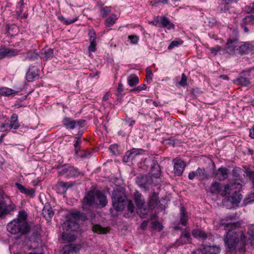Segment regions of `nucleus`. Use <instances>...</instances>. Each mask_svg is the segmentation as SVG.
<instances>
[{
    "label": "nucleus",
    "mask_w": 254,
    "mask_h": 254,
    "mask_svg": "<svg viewBox=\"0 0 254 254\" xmlns=\"http://www.w3.org/2000/svg\"><path fill=\"white\" fill-rule=\"evenodd\" d=\"M113 206L117 211L126 209V217L129 218L135 214V206L132 200H127L125 193L119 190H114L112 194Z\"/></svg>",
    "instance_id": "1"
},
{
    "label": "nucleus",
    "mask_w": 254,
    "mask_h": 254,
    "mask_svg": "<svg viewBox=\"0 0 254 254\" xmlns=\"http://www.w3.org/2000/svg\"><path fill=\"white\" fill-rule=\"evenodd\" d=\"M108 201L104 193L99 190H90L87 192L82 200L83 209L89 210L91 208H103Z\"/></svg>",
    "instance_id": "2"
},
{
    "label": "nucleus",
    "mask_w": 254,
    "mask_h": 254,
    "mask_svg": "<svg viewBox=\"0 0 254 254\" xmlns=\"http://www.w3.org/2000/svg\"><path fill=\"white\" fill-rule=\"evenodd\" d=\"M235 216H228L222 219L221 224L224 226L226 231L225 238H246L242 231L239 229L240 224L238 222L232 223L230 221L234 219Z\"/></svg>",
    "instance_id": "3"
},
{
    "label": "nucleus",
    "mask_w": 254,
    "mask_h": 254,
    "mask_svg": "<svg viewBox=\"0 0 254 254\" xmlns=\"http://www.w3.org/2000/svg\"><path fill=\"white\" fill-rule=\"evenodd\" d=\"M246 239H224L226 254H244Z\"/></svg>",
    "instance_id": "4"
},
{
    "label": "nucleus",
    "mask_w": 254,
    "mask_h": 254,
    "mask_svg": "<svg viewBox=\"0 0 254 254\" xmlns=\"http://www.w3.org/2000/svg\"><path fill=\"white\" fill-rule=\"evenodd\" d=\"M6 228L8 232L17 236L15 238L27 235L29 231L28 223L20 222L18 219H13L9 222Z\"/></svg>",
    "instance_id": "5"
},
{
    "label": "nucleus",
    "mask_w": 254,
    "mask_h": 254,
    "mask_svg": "<svg viewBox=\"0 0 254 254\" xmlns=\"http://www.w3.org/2000/svg\"><path fill=\"white\" fill-rule=\"evenodd\" d=\"M15 210L16 206L9 196L0 190V217L10 214Z\"/></svg>",
    "instance_id": "6"
},
{
    "label": "nucleus",
    "mask_w": 254,
    "mask_h": 254,
    "mask_svg": "<svg viewBox=\"0 0 254 254\" xmlns=\"http://www.w3.org/2000/svg\"><path fill=\"white\" fill-rule=\"evenodd\" d=\"M71 240L72 241H69L68 245L63 247L62 254H78L80 250L86 249L88 247V243L84 240L80 239L78 243L74 242L73 240L76 239Z\"/></svg>",
    "instance_id": "7"
},
{
    "label": "nucleus",
    "mask_w": 254,
    "mask_h": 254,
    "mask_svg": "<svg viewBox=\"0 0 254 254\" xmlns=\"http://www.w3.org/2000/svg\"><path fill=\"white\" fill-rule=\"evenodd\" d=\"M242 187V184L239 183H234L230 185L231 190L227 193L229 195L227 196V200L233 206H237L242 198L243 195L240 192Z\"/></svg>",
    "instance_id": "8"
},
{
    "label": "nucleus",
    "mask_w": 254,
    "mask_h": 254,
    "mask_svg": "<svg viewBox=\"0 0 254 254\" xmlns=\"http://www.w3.org/2000/svg\"><path fill=\"white\" fill-rule=\"evenodd\" d=\"M64 232L62 238H64L65 235L67 236L66 238H76L77 236L75 232L79 229V225L78 222L72 219L67 220L62 225Z\"/></svg>",
    "instance_id": "9"
},
{
    "label": "nucleus",
    "mask_w": 254,
    "mask_h": 254,
    "mask_svg": "<svg viewBox=\"0 0 254 254\" xmlns=\"http://www.w3.org/2000/svg\"><path fill=\"white\" fill-rule=\"evenodd\" d=\"M144 153L145 151L142 149L132 148L126 152L123 157V161L125 163L131 162L133 164L135 163L137 160L141 159V156Z\"/></svg>",
    "instance_id": "10"
},
{
    "label": "nucleus",
    "mask_w": 254,
    "mask_h": 254,
    "mask_svg": "<svg viewBox=\"0 0 254 254\" xmlns=\"http://www.w3.org/2000/svg\"><path fill=\"white\" fill-rule=\"evenodd\" d=\"M230 185H223L219 182L214 181L212 183L209 187V191L212 194H219L222 196H225L227 195L229 190H231Z\"/></svg>",
    "instance_id": "11"
},
{
    "label": "nucleus",
    "mask_w": 254,
    "mask_h": 254,
    "mask_svg": "<svg viewBox=\"0 0 254 254\" xmlns=\"http://www.w3.org/2000/svg\"><path fill=\"white\" fill-rule=\"evenodd\" d=\"M135 182L140 189L146 191L151 187L153 180L150 176L139 174L135 177Z\"/></svg>",
    "instance_id": "12"
},
{
    "label": "nucleus",
    "mask_w": 254,
    "mask_h": 254,
    "mask_svg": "<svg viewBox=\"0 0 254 254\" xmlns=\"http://www.w3.org/2000/svg\"><path fill=\"white\" fill-rule=\"evenodd\" d=\"M23 61L35 62L40 59V55L36 50L23 53L20 56Z\"/></svg>",
    "instance_id": "13"
},
{
    "label": "nucleus",
    "mask_w": 254,
    "mask_h": 254,
    "mask_svg": "<svg viewBox=\"0 0 254 254\" xmlns=\"http://www.w3.org/2000/svg\"><path fill=\"white\" fill-rule=\"evenodd\" d=\"M173 164L174 174L178 176H181L186 167L185 162L181 159H174Z\"/></svg>",
    "instance_id": "14"
},
{
    "label": "nucleus",
    "mask_w": 254,
    "mask_h": 254,
    "mask_svg": "<svg viewBox=\"0 0 254 254\" xmlns=\"http://www.w3.org/2000/svg\"><path fill=\"white\" fill-rule=\"evenodd\" d=\"M141 160L142 161L143 159L141 158ZM155 159L147 158L143 159V161L137 163V164L139 168L145 171H148L149 173L153 165H154V163H155Z\"/></svg>",
    "instance_id": "15"
},
{
    "label": "nucleus",
    "mask_w": 254,
    "mask_h": 254,
    "mask_svg": "<svg viewBox=\"0 0 254 254\" xmlns=\"http://www.w3.org/2000/svg\"><path fill=\"white\" fill-rule=\"evenodd\" d=\"M229 170L227 168L221 167L215 172H213L212 177L219 181H223L228 177Z\"/></svg>",
    "instance_id": "16"
},
{
    "label": "nucleus",
    "mask_w": 254,
    "mask_h": 254,
    "mask_svg": "<svg viewBox=\"0 0 254 254\" xmlns=\"http://www.w3.org/2000/svg\"><path fill=\"white\" fill-rule=\"evenodd\" d=\"M28 233L31 234V237L29 238H40L44 237V233L39 224L35 225L32 227L29 226Z\"/></svg>",
    "instance_id": "17"
},
{
    "label": "nucleus",
    "mask_w": 254,
    "mask_h": 254,
    "mask_svg": "<svg viewBox=\"0 0 254 254\" xmlns=\"http://www.w3.org/2000/svg\"><path fill=\"white\" fill-rule=\"evenodd\" d=\"M238 0H222L217 7L218 12H226L234 3H236Z\"/></svg>",
    "instance_id": "18"
},
{
    "label": "nucleus",
    "mask_w": 254,
    "mask_h": 254,
    "mask_svg": "<svg viewBox=\"0 0 254 254\" xmlns=\"http://www.w3.org/2000/svg\"><path fill=\"white\" fill-rule=\"evenodd\" d=\"M234 84L242 86H247L251 84L250 79L249 77L245 76V72H242L233 80Z\"/></svg>",
    "instance_id": "19"
},
{
    "label": "nucleus",
    "mask_w": 254,
    "mask_h": 254,
    "mask_svg": "<svg viewBox=\"0 0 254 254\" xmlns=\"http://www.w3.org/2000/svg\"><path fill=\"white\" fill-rule=\"evenodd\" d=\"M252 47H254V41L253 42L252 45L247 42L241 43L240 45H238L237 52L241 55L248 54L252 50Z\"/></svg>",
    "instance_id": "20"
},
{
    "label": "nucleus",
    "mask_w": 254,
    "mask_h": 254,
    "mask_svg": "<svg viewBox=\"0 0 254 254\" xmlns=\"http://www.w3.org/2000/svg\"><path fill=\"white\" fill-rule=\"evenodd\" d=\"M43 216L47 221H50L54 214V212L49 202H47L44 205L42 210Z\"/></svg>",
    "instance_id": "21"
},
{
    "label": "nucleus",
    "mask_w": 254,
    "mask_h": 254,
    "mask_svg": "<svg viewBox=\"0 0 254 254\" xmlns=\"http://www.w3.org/2000/svg\"><path fill=\"white\" fill-rule=\"evenodd\" d=\"M38 75V70L35 66H30L26 74L28 82H32Z\"/></svg>",
    "instance_id": "22"
},
{
    "label": "nucleus",
    "mask_w": 254,
    "mask_h": 254,
    "mask_svg": "<svg viewBox=\"0 0 254 254\" xmlns=\"http://www.w3.org/2000/svg\"><path fill=\"white\" fill-rule=\"evenodd\" d=\"M15 185L21 193L29 195L31 197L34 196L35 191L34 189H27L18 183H16Z\"/></svg>",
    "instance_id": "23"
},
{
    "label": "nucleus",
    "mask_w": 254,
    "mask_h": 254,
    "mask_svg": "<svg viewBox=\"0 0 254 254\" xmlns=\"http://www.w3.org/2000/svg\"><path fill=\"white\" fill-rule=\"evenodd\" d=\"M196 177L200 181L207 180L211 177L204 168L198 167L196 170Z\"/></svg>",
    "instance_id": "24"
},
{
    "label": "nucleus",
    "mask_w": 254,
    "mask_h": 254,
    "mask_svg": "<svg viewBox=\"0 0 254 254\" xmlns=\"http://www.w3.org/2000/svg\"><path fill=\"white\" fill-rule=\"evenodd\" d=\"M10 124L8 123V121H6V123H8V131L11 129H17L19 128L20 125L18 122V116L16 114H13L10 118Z\"/></svg>",
    "instance_id": "25"
},
{
    "label": "nucleus",
    "mask_w": 254,
    "mask_h": 254,
    "mask_svg": "<svg viewBox=\"0 0 254 254\" xmlns=\"http://www.w3.org/2000/svg\"><path fill=\"white\" fill-rule=\"evenodd\" d=\"M238 45L237 43H233L227 41L225 47H223V54L228 53L229 54H234L237 52Z\"/></svg>",
    "instance_id": "26"
},
{
    "label": "nucleus",
    "mask_w": 254,
    "mask_h": 254,
    "mask_svg": "<svg viewBox=\"0 0 254 254\" xmlns=\"http://www.w3.org/2000/svg\"><path fill=\"white\" fill-rule=\"evenodd\" d=\"M221 251L219 246H205L203 248V254H217Z\"/></svg>",
    "instance_id": "27"
},
{
    "label": "nucleus",
    "mask_w": 254,
    "mask_h": 254,
    "mask_svg": "<svg viewBox=\"0 0 254 254\" xmlns=\"http://www.w3.org/2000/svg\"><path fill=\"white\" fill-rule=\"evenodd\" d=\"M161 28H167V29L170 30L174 29L175 25L171 22L169 19L165 16H161L160 19V26Z\"/></svg>",
    "instance_id": "28"
},
{
    "label": "nucleus",
    "mask_w": 254,
    "mask_h": 254,
    "mask_svg": "<svg viewBox=\"0 0 254 254\" xmlns=\"http://www.w3.org/2000/svg\"><path fill=\"white\" fill-rule=\"evenodd\" d=\"M179 217L180 218V221H178L180 223L182 226H186L188 224V212L184 206L181 207L180 208Z\"/></svg>",
    "instance_id": "29"
},
{
    "label": "nucleus",
    "mask_w": 254,
    "mask_h": 254,
    "mask_svg": "<svg viewBox=\"0 0 254 254\" xmlns=\"http://www.w3.org/2000/svg\"><path fill=\"white\" fill-rule=\"evenodd\" d=\"M62 122L63 126L66 129L72 130L75 128V120H73L71 118L65 117Z\"/></svg>",
    "instance_id": "30"
},
{
    "label": "nucleus",
    "mask_w": 254,
    "mask_h": 254,
    "mask_svg": "<svg viewBox=\"0 0 254 254\" xmlns=\"http://www.w3.org/2000/svg\"><path fill=\"white\" fill-rule=\"evenodd\" d=\"M134 200L137 208L146 205L143 196L139 191L134 193Z\"/></svg>",
    "instance_id": "31"
},
{
    "label": "nucleus",
    "mask_w": 254,
    "mask_h": 254,
    "mask_svg": "<svg viewBox=\"0 0 254 254\" xmlns=\"http://www.w3.org/2000/svg\"><path fill=\"white\" fill-rule=\"evenodd\" d=\"M155 163L153 165L152 167H151L149 173L154 178H159L161 175L160 167L157 160H155Z\"/></svg>",
    "instance_id": "32"
},
{
    "label": "nucleus",
    "mask_w": 254,
    "mask_h": 254,
    "mask_svg": "<svg viewBox=\"0 0 254 254\" xmlns=\"http://www.w3.org/2000/svg\"><path fill=\"white\" fill-rule=\"evenodd\" d=\"M54 56V50L50 48L47 50H43L40 56V59H43L44 61H47L48 60L51 59Z\"/></svg>",
    "instance_id": "33"
},
{
    "label": "nucleus",
    "mask_w": 254,
    "mask_h": 254,
    "mask_svg": "<svg viewBox=\"0 0 254 254\" xmlns=\"http://www.w3.org/2000/svg\"><path fill=\"white\" fill-rule=\"evenodd\" d=\"M229 43L230 42L233 43H238L239 41V33L236 29L231 30L229 38L227 39Z\"/></svg>",
    "instance_id": "34"
},
{
    "label": "nucleus",
    "mask_w": 254,
    "mask_h": 254,
    "mask_svg": "<svg viewBox=\"0 0 254 254\" xmlns=\"http://www.w3.org/2000/svg\"><path fill=\"white\" fill-rule=\"evenodd\" d=\"M149 210L147 207L146 205L136 208V213L142 218H146L148 214Z\"/></svg>",
    "instance_id": "35"
},
{
    "label": "nucleus",
    "mask_w": 254,
    "mask_h": 254,
    "mask_svg": "<svg viewBox=\"0 0 254 254\" xmlns=\"http://www.w3.org/2000/svg\"><path fill=\"white\" fill-rule=\"evenodd\" d=\"M70 219H72V220H75L76 222H78V220L84 221L86 218V216L79 211L72 212L70 213Z\"/></svg>",
    "instance_id": "36"
},
{
    "label": "nucleus",
    "mask_w": 254,
    "mask_h": 254,
    "mask_svg": "<svg viewBox=\"0 0 254 254\" xmlns=\"http://www.w3.org/2000/svg\"><path fill=\"white\" fill-rule=\"evenodd\" d=\"M118 17L115 14H112L106 17L104 24L106 27H111L116 23Z\"/></svg>",
    "instance_id": "37"
},
{
    "label": "nucleus",
    "mask_w": 254,
    "mask_h": 254,
    "mask_svg": "<svg viewBox=\"0 0 254 254\" xmlns=\"http://www.w3.org/2000/svg\"><path fill=\"white\" fill-rule=\"evenodd\" d=\"M80 174L79 170L78 168H75L73 166H69L68 173L66 178H76Z\"/></svg>",
    "instance_id": "38"
},
{
    "label": "nucleus",
    "mask_w": 254,
    "mask_h": 254,
    "mask_svg": "<svg viewBox=\"0 0 254 254\" xmlns=\"http://www.w3.org/2000/svg\"><path fill=\"white\" fill-rule=\"evenodd\" d=\"M192 236L196 238H207V234L200 228H196L192 231Z\"/></svg>",
    "instance_id": "39"
},
{
    "label": "nucleus",
    "mask_w": 254,
    "mask_h": 254,
    "mask_svg": "<svg viewBox=\"0 0 254 254\" xmlns=\"http://www.w3.org/2000/svg\"><path fill=\"white\" fill-rule=\"evenodd\" d=\"M139 78L135 74H131L127 79V82L129 86L133 87L139 83Z\"/></svg>",
    "instance_id": "40"
},
{
    "label": "nucleus",
    "mask_w": 254,
    "mask_h": 254,
    "mask_svg": "<svg viewBox=\"0 0 254 254\" xmlns=\"http://www.w3.org/2000/svg\"><path fill=\"white\" fill-rule=\"evenodd\" d=\"M3 53L5 57H12L18 54V51L16 49H10L8 48H2Z\"/></svg>",
    "instance_id": "41"
},
{
    "label": "nucleus",
    "mask_w": 254,
    "mask_h": 254,
    "mask_svg": "<svg viewBox=\"0 0 254 254\" xmlns=\"http://www.w3.org/2000/svg\"><path fill=\"white\" fill-rule=\"evenodd\" d=\"M17 92V91L7 87H2L0 89V94L2 96H8Z\"/></svg>",
    "instance_id": "42"
},
{
    "label": "nucleus",
    "mask_w": 254,
    "mask_h": 254,
    "mask_svg": "<svg viewBox=\"0 0 254 254\" xmlns=\"http://www.w3.org/2000/svg\"><path fill=\"white\" fill-rule=\"evenodd\" d=\"M241 23H243V25L245 24L248 26H251L254 24V15H249L246 16L243 19L242 22Z\"/></svg>",
    "instance_id": "43"
},
{
    "label": "nucleus",
    "mask_w": 254,
    "mask_h": 254,
    "mask_svg": "<svg viewBox=\"0 0 254 254\" xmlns=\"http://www.w3.org/2000/svg\"><path fill=\"white\" fill-rule=\"evenodd\" d=\"M92 230L94 233H96L97 234H106L107 231L106 230L102 227L101 225L98 224H94L92 222Z\"/></svg>",
    "instance_id": "44"
},
{
    "label": "nucleus",
    "mask_w": 254,
    "mask_h": 254,
    "mask_svg": "<svg viewBox=\"0 0 254 254\" xmlns=\"http://www.w3.org/2000/svg\"><path fill=\"white\" fill-rule=\"evenodd\" d=\"M15 219H18L19 221L23 223H28L27 214L26 212L24 210L19 211L17 217Z\"/></svg>",
    "instance_id": "45"
},
{
    "label": "nucleus",
    "mask_w": 254,
    "mask_h": 254,
    "mask_svg": "<svg viewBox=\"0 0 254 254\" xmlns=\"http://www.w3.org/2000/svg\"><path fill=\"white\" fill-rule=\"evenodd\" d=\"M112 7L111 6H105L101 8L100 15L102 17L105 18L108 17L111 12Z\"/></svg>",
    "instance_id": "46"
},
{
    "label": "nucleus",
    "mask_w": 254,
    "mask_h": 254,
    "mask_svg": "<svg viewBox=\"0 0 254 254\" xmlns=\"http://www.w3.org/2000/svg\"><path fill=\"white\" fill-rule=\"evenodd\" d=\"M69 165H65L58 168L59 174L61 176H65L66 178Z\"/></svg>",
    "instance_id": "47"
},
{
    "label": "nucleus",
    "mask_w": 254,
    "mask_h": 254,
    "mask_svg": "<svg viewBox=\"0 0 254 254\" xmlns=\"http://www.w3.org/2000/svg\"><path fill=\"white\" fill-rule=\"evenodd\" d=\"M191 239H177L176 241L174 243L172 244L171 246L169 247V248H171L173 247L174 248H177L178 246H179L181 245H183L184 244H186L187 243H190Z\"/></svg>",
    "instance_id": "48"
},
{
    "label": "nucleus",
    "mask_w": 254,
    "mask_h": 254,
    "mask_svg": "<svg viewBox=\"0 0 254 254\" xmlns=\"http://www.w3.org/2000/svg\"><path fill=\"white\" fill-rule=\"evenodd\" d=\"M58 19L63 23L66 25H69L77 20L78 18L75 17L74 19H66L63 15L58 16Z\"/></svg>",
    "instance_id": "49"
},
{
    "label": "nucleus",
    "mask_w": 254,
    "mask_h": 254,
    "mask_svg": "<svg viewBox=\"0 0 254 254\" xmlns=\"http://www.w3.org/2000/svg\"><path fill=\"white\" fill-rule=\"evenodd\" d=\"M254 202V192L251 193L248 195L243 201V205H247Z\"/></svg>",
    "instance_id": "50"
},
{
    "label": "nucleus",
    "mask_w": 254,
    "mask_h": 254,
    "mask_svg": "<svg viewBox=\"0 0 254 254\" xmlns=\"http://www.w3.org/2000/svg\"><path fill=\"white\" fill-rule=\"evenodd\" d=\"M181 224L178 221H175L172 223L173 225V233H176L178 231H180L181 233L184 230L181 226L180 225Z\"/></svg>",
    "instance_id": "51"
},
{
    "label": "nucleus",
    "mask_w": 254,
    "mask_h": 254,
    "mask_svg": "<svg viewBox=\"0 0 254 254\" xmlns=\"http://www.w3.org/2000/svg\"><path fill=\"white\" fill-rule=\"evenodd\" d=\"M8 123H6V120L4 121L3 119H0V131H8Z\"/></svg>",
    "instance_id": "52"
},
{
    "label": "nucleus",
    "mask_w": 254,
    "mask_h": 254,
    "mask_svg": "<svg viewBox=\"0 0 254 254\" xmlns=\"http://www.w3.org/2000/svg\"><path fill=\"white\" fill-rule=\"evenodd\" d=\"M211 53L214 55H216L218 52L220 54H223V49L222 47L217 46L215 47H212L210 49Z\"/></svg>",
    "instance_id": "53"
},
{
    "label": "nucleus",
    "mask_w": 254,
    "mask_h": 254,
    "mask_svg": "<svg viewBox=\"0 0 254 254\" xmlns=\"http://www.w3.org/2000/svg\"><path fill=\"white\" fill-rule=\"evenodd\" d=\"M164 141L165 142L166 144L172 145L173 146H175L177 144L180 143L179 140L175 138L174 137H171L168 139H165Z\"/></svg>",
    "instance_id": "54"
},
{
    "label": "nucleus",
    "mask_w": 254,
    "mask_h": 254,
    "mask_svg": "<svg viewBox=\"0 0 254 254\" xmlns=\"http://www.w3.org/2000/svg\"><path fill=\"white\" fill-rule=\"evenodd\" d=\"M88 36L89 37V41H96V34L93 28H90L88 30Z\"/></svg>",
    "instance_id": "55"
},
{
    "label": "nucleus",
    "mask_w": 254,
    "mask_h": 254,
    "mask_svg": "<svg viewBox=\"0 0 254 254\" xmlns=\"http://www.w3.org/2000/svg\"><path fill=\"white\" fill-rule=\"evenodd\" d=\"M241 172H242V170L240 168L235 167L232 170V175L236 179L240 180L241 177L240 173Z\"/></svg>",
    "instance_id": "56"
},
{
    "label": "nucleus",
    "mask_w": 254,
    "mask_h": 254,
    "mask_svg": "<svg viewBox=\"0 0 254 254\" xmlns=\"http://www.w3.org/2000/svg\"><path fill=\"white\" fill-rule=\"evenodd\" d=\"M92 152L88 150H82L80 153L76 157L80 158H89L91 156Z\"/></svg>",
    "instance_id": "57"
},
{
    "label": "nucleus",
    "mask_w": 254,
    "mask_h": 254,
    "mask_svg": "<svg viewBox=\"0 0 254 254\" xmlns=\"http://www.w3.org/2000/svg\"><path fill=\"white\" fill-rule=\"evenodd\" d=\"M146 79L147 82L150 83L152 81V75L153 74L152 72L149 67H148L146 69Z\"/></svg>",
    "instance_id": "58"
},
{
    "label": "nucleus",
    "mask_w": 254,
    "mask_h": 254,
    "mask_svg": "<svg viewBox=\"0 0 254 254\" xmlns=\"http://www.w3.org/2000/svg\"><path fill=\"white\" fill-rule=\"evenodd\" d=\"M183 43V41H182V40H180V41L174 40V41H173L170 43L169 46H168V49H170H170H172L174 48H175V47H177V46H178L180 45H182Z\"/></svg>",
    "instance_id": "59"
},
{
    "label": "nucleus",
    "mask_w": 254,
    "mask_h": 254,
    "mask_svg": "<svg viewBox=\"0 0 254 254\" xmlns=\"http://www.w3.org/2000/svg\"><path fill=\"white\" fill-rule=\"evenodd\" d=\"M146 87H147V86L145 84H141V85L138 86L134 88L133 89H132L131 90H130V92H134V93L136 91L139 92L142 90H145L146 89Z\"/></svg>",
    "instance_id": "60"
},
{
    "label": "nucleus",
    "mask_w": 254,
    "mask_h": 254,
    "mask_svg": "<svg viewBox=\"0 0 254 254\" xmlns=\"http://www.w3.org/2000/svg\"><path fill=\"white\" fill-rule=\"evenodd\" d=\"M179 84L182 87H184L187 85V77L185 73L182 74V78L179 82Z\"/></svg>",
    "instance_id": "61"
},
{
    "label": "nucleus",
    "mask_w": 254,
    "mask_h": 254,
    "mask_svg": "<svg viewBox=\"0 0 254 254\" xmlns=\"http://www.w3.org/2000/svg\"><path fill=\"white\" fill-rule=\"evenodd\" d=\"M96 41H90V45L88 47L89 52H95L96 51Z\"/></svg>",
    "instance_id": "62"
},
{
    "label": "nucleus",
    "mask_w": 254,
    "mask_h": 254,
    "mask_svg": "<svg viewBox=\"0 0 254 254\" xmlns=\"http://www.w3.org/2000/svg\"><path fill=\"white\" fill-rule=\"evenodd\" d=\"M158 194L156 193H153L150 199V203L156 205L158 202Z\"/></svg>",
    "instance_id": "63"
},
{
    "label": "nucleus",
    "mask_w": 254,
    "mask_h": 254,
    "mask_svg": "<svg viewBox=\"0 0 254 254\" xmlns=\"http://www.w3.org/2000/svg\"><path fill=\"white\" fill-rule=\"evenodd\" d=\"M247 175L250 178V179L252 181L253 186L254 188V171L251 170H247Z\"/></svg>",
    "instance_id": "64"
}]
</instances>
